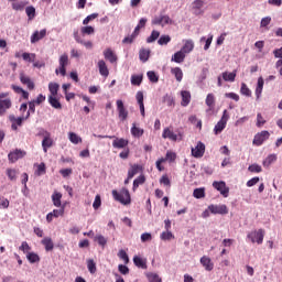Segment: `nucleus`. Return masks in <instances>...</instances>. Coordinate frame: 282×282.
Masks as SVG:
<instances>
[{
  "label": "nucleus",
  "instance_id": "38",
  "mask_svg": "<svg viewBox=\"0 0 282 282\" xmlns=\"http://www.w3.org/2000/svg\"><path fill=\"white\" fill-rule=\"evenodd\" d=\"M59 85L56 83H50L48 84V91H50V96H58V89H59Z\"/></svg>",
  "mask_w": 282,
  "mask_h": 282
},
{
  "label": "nucleus",
  "instance_id": "60",
  "mask_svg": "<svg viewBox=\"0 0 282 282\" xmlns=\"http://www.w3.org/2000/svg\"><path fill=\"white\" fill-rule=\"evenodd\" d=\"M45 173H46L45 163L37 164V170H36L35 174L41 176V175H45Z\"/></svg>",
  "mask_w": 282,
  "mask_h": 282
},
{
  "label": "nucleus",
  "instance_id": "20",
  "mask_svg": "<svg viewBox=\"0 0 282 282\" xmlns=\"http://www.w3.org/2000/svg\"><path fill=\"white\" fill-rule=\"evenodd\" d=\"M200 264L203 265V268H205V270H207V272L213 271V268H215L213 260H210V258L207 256L200 258Z\"/></svg>",
  "mask_w": 282,
  "mask_h": 282
},
{
  "label": "nucleus",
  "instance_id": "61",
  "mask_svg": "<svg viewBox=\"0 0 282 282\" xmlns=\"http://www.w3.org/2000/svg\"><path fill=\"white\" fill-rule=\"evenodd\" d=\"M270 23H272V18L271 17L262 18L261 22H260V28H267V30H268V25Z\"/></svg>",
  "mask_w": 282,
  "mask_h": 282
},
{
  "label": "nucleus",
  "instance_id": "8",
  "mask_svg": "<svg viewBox=\"0 0 282 282\" xmlns=\"http://www.w3.org/2000/svg\"><path fill=\"white\" fill-rule=\"evenodd\" d=\"M69 65V56L67 53H64L59 57V68L55 69V74H61V76H66L67 74V66Z\"/></svg>",
  "mask_w": 282,
  "mask_h": 282
},
{
  "label": "nucleus",
  "instance_id": "3",
  "mask_svg": "<svg viewBox=\"0 0 282 282\" xmlns=\"http://www.w3.org/2000/svg\"><path fill=\"white\" fill-rule=\"evenodd\" d=\"M193 50H195V42L193 40H183V46L177 52V63H184L186 54H191Z\"/></svg>",
  "mask_w": 282,
  "mask_h": 282
},
{
  "label": "nucleus",
  "instance_id": "16",
  "mask_svg": "<svg viewBox=\"0 0 282 282\" xmlns=\"http://www.w3.org/2000/svg\"><path fill=\"white\" fill-rule=\"evenodd\" d=\"M171 23V18L169 15H156L152 20V25H161L164 28V25H169Z\"/></svg>",
  "mask_w": 282,
  "mask_h": 282
},
{
  "label": "nucleus",
  "instance_id": "57",
  "mask_svg": "<svg viewBox=\"0 0 282 282\" xmlns=\"http://www.w3.org/2000/svg\"><path fill=\"white\" fill-rule=\"evenodd\" d=\"M25 6H28V2H13L12 8L17 11H22L25 9Z\"/></svg>",
  "mask_w": 282,
  "mask_h": 282
},
{
  "label": "nucleus",
  "instance_id": "26",
  "mask_svg": "<svg viewBox=\"0 0 282 282\" xmlns=\"http://www.w3.org/2000/svg\"><path fill=\"white\" fill-rule=\"evenodd\" d=\"M98 68H99V74L107 78L109 76V68L107 67V63H105V59H100L98 62Z\"/></svg>",
  "mask_w": 282,
  "mask_h": 282
},
{
  "label": "nucleus",
  "instance_id": "32",
  "mask_svg": "<svg viewBox=\"0 0 282 282\" xmlns=\"http://www.w3.org/2000/svg\"><path fill=\"white\" fill-rule=\"evenodd\" d=\"M130 131L133 138H142V135H144V129L137 127L135 123L132 124V128Z\"/></svg>",
  "mask_w": 282,
  "mask_h": 282
},
{
  "label": "nucleus",
  "instance_id": "27",
  "mask_svg": "<svg viewBox=\"0 0 282 282\" xmlns=\"http://www.w3.org/2000/svg\"><path fill=\"white\" fill-rule=\"evenodd\" d=\"M263 77L258 78L257 87H256V98L259 100L261 98V94H263V85H264Z\"/></svg>",
  "mask_w": 282,
  "mask_h": 282
},
{
  "label": "nucleus",
  "instance_id": "42",
  "mask_svg": "<svg viewBox=\"0 0 282 282\" xmlns=\"http://www.w3.org/2000/svg\"><path fill=\"white\" fill-rule=\"evenodd\" d=\"M26 17L29 18V21H32L34 17H36V9L33 6L25 8Z\"/></svg>",
  "mask_w": 282,
  "mask_h": 282
},
{
  "label": "nucleus",
  "instance_id": "28",
  "mask_svg": "<svg viewBox=\"0 0 282 282\" xmlns=\"http://www.w3.org/2000/svg\"><path fill=\"white\" fill-rule=\"evenodd\" d=\"M263 77L258 78L257 87H256V98L259 100L261 98V94H263V85H264Z\"/></svg>",
  "mask_w": 282,
  "mask_h": 282
},
{
  "label": "nucleus",
  "instance_id": "18",
  "mask_svg": "<svg viewBox=\"0 0 282 282\" xmlns=\"http://www.w3.org/2000/svg\"><path fill=\"white\" fill-rule=\"evenodd\" d=\"M47 36V30L43 29L41 31H35L31 35V43H39V41H42V39H45Z\"/></svg>",
  "mask_w": 282,
  "mask_h": 282
},
{
  "label": "nucleus",
  "instance_id": "62",
  "mask_svg": "<svg viewBox=\"0 0 282 282\" xmlns=\"http://www.w3.org/2000/svg\"><path fill=\"white\" fill-rule=\"evenodd\" d=\"M159 45H167L169 43H171V36L169 35H162L159 41H158Z\"/></svg>",
  "mask_w": 282,
  "mask_h": 282
},
{
  "label": "nucleus",
  "instance_id": "13",
  "mask_svg": "<svg viewBox=\"0 0 282 282\" xmlns=\"http://www.w3.org/2000/svg\"><path fill=\"white\" fill-rule=\"evenodd\" d=\"M213 186L216 188V191L220 192V195H223V197H228L229 193H230V188H228V186H226V182L224 181H215L213 183Z\"/></svg>",
  "mask_w": 282,
  "mask_h": 282
},
{
  "label": "nucleus",
  "instance_id": "12",
  "mask_svg": "<svg viewBox=\"0 0 282 282\" xmlns=\"http://www.w3.org/2000/svg\"><path fill=\"white\" fill-rule=\"evenodd\" d=\"M173 63H177V53L173 54L171 61L163 66V69L164 72H171L177 78V67L173 66Z\"/></svg>",
  "mask_w": 282,
  "mask_h": 282
},
{
  "label": "nucleus",
  "instance_id": "45",
  "mask_svg": "<svg viewBox=\"0 0 282 282\" xmlns=\"http://www.w3.org/2000/svg\"><path fill=\"white\" fill-rule=\"evenodd\" d=\"M68 138L73 144H79V142H83V138L78 137L75 132H69Z\"/></svg>",
  "mask_w": 282,
  "mask_h": 282
},
{
  "label": "nucleus",
  "instance_id": "22",
  "mask_svg": "<svg viewBox=\"0 0 282 282\" xmlns=\"http://www.w3.org/2000/svg\"><path fill=\"white\" fill-rule=\"evenodd\" d=\"M104 56L106 61H109V63H118V56L116 55V53H113L111 48H107L106 51H104Z\"/></svg>",
  "mask_w": 282,
  "mask_h": 282
},
{
  "label": "nucleus",
  "instance_id": "35",
  "mask_svg": "<svg viewBox=\"0 0 282 282\" xmlns=\"http://www.w3.org/2000/svg\"><path fill=\"white\" fill-rule=\"evenodd\" d=\"M275 160H276V154H270L262 162V165L264 166V169H270V165L274 164Z\"/></svg>",
  "mask_w": 282,
  "mask_h": 282
},
{
  "label": "nucleus",
  "instance_id": "49",
  "mask_svg": "<svg viewBox=\"0 0 282 282\" xmlns=\"http://www.w3.org/2000/svg\"><path fill=\"white\" fill-rule=\"evenodd\" d=\"M205 102H206L207 107H209V109H213L215 107V95L208 94Z\"/></svg>",
  "mask_w": 282,
  "mask_h": 282
},
{
  "label": "nucleus",
  "instance_id": "47",
  "mask_svg": "<svg viewBox=\"0 0 282 282\" xmlns=\"http://www.w3.org/2000/svg\"><path fill=\"white\" fill-rule=\"evenodd\" d=\"M22 58H23V61H28V63H34V61H36V54H34V53H23Z\"/></svg>",
  "mask_w": 282,
  "mask_h": 282
},
{
  "label": "nucleus",
  "instance_id": "10",
  "mask_svg": "<svg viewBox=\"0 0 282 282\" xmlns=\"http://www.w3.org/2000/svg\"><path fill=\"white\" fill-rule=\"evenodd\" d=\"M42 148L44 153H47V149H52V147H54V140L52 139V134L47 130H44L42 132Z\"/></svg>",
  "mask_w": 282,
  "mask_h": 282
},
{
  "label": "nucleus",
  "instance_id": "33",
  "mask_svg": "<svg viewBox=\"0 0 282 282\" xmlns=\"http://www.w3.org/2000/svg\"><path fill=\"white\" fill-rule=\"evenodd\" d=\"M61 199H63V194H61L59 192H55L52 195V202L54 204V206H56V208H61Z\"/></svg>",
  "mask_w": 282,
  "mask_h": 282
},
{
  "label": "nucleus",
  "instance_id": "58",
  "mask_svg": "<svg viewBox=\"0 0 282 282\" xmlns=\"http://www.w3.org/2000/svg\"><path fill=\"white\" fill-rule=\"evenodd\" d=\"M95 19H98V13H91L90 15H87L83 20V25H88L90 21H94Z\"/></svg>",
  "mask_w": 282,
  "mask_h": 282
},
{
  "label": "nucleus",
  "instance_id": "23",
  "mask_svg": "<svg viewBox=\"0 0 282 282\" xmlns=\"http://www.w3.org/2000/svg\"><path fill=\"white\" fill-rule=\"evenodd\" d=\"M221 78L225 80V83H235V79L237 78V70L234 72H224L221 73Z\"/></svg>",
  "mask_w": 282,
  "mask_h": 282
},
{
  "label": "nucleus",
  "instance_id": "59",
  "mask_svg": "<svg viewBox=\"0 0 282 282\" xmlns=\"http://www.w3.org/2000/svg\"><path fill=\"white\" fill-rule=\"evenodd\" d=\"M248 171H250V173H261L262 169L261 165L254 163L249 165Z\"/></svg>",
  "mask_w": 282,
  "mask_h": 282
},
{
  "label": "nucleus",
  "instance_id": "4",
  "mask_svg": "<svg viewBox=\"0 0 282 282\" xmlns=\"http://www.w3.org/2000/svg\"><path fill=\"white\" fill-rule=\"evenodd\" d=\"M9 109H12L10 93H0V117L6 116Z\"/></svg>",
  "mask_w": 282,
  "mask_h": 282
},
{
  "label": "nucleus",
  "instance_id": "46",
  "mask_svg": "<svg viewBox=\"0 0 282 282\" xmlns=\"http://www.w3.org/2000/svg\"><path fill=\"white\" fill-rule=\"evenodd\" d=\"M163 104L167 105V107H175V99L171 95H165L163 97Z\"/></svg>",
  "mask_w": 282,
  "mask_h": 282
},
{
  "label": "nucleus",
  "instance_id": "36",
  "mask_svg": "<svg viewBox=\"0 0 282 282\" xmlns=\"http://www.w3.org/2000/svg\"><path fill=\"white\" fill-rule=\"evenodd\" d=\"M149 56H151V51L147 50V48H142L139 52V58L142 63H147V61H149Z\"/></svg>",
  "mask_w": 282,
  "mask_h": 282
},
{
  "label": "nucleus",
  "instance_id": "19",
  "mask_svg": "<svg viewBox=\"0 0 282 282\" xmlns=\"http://www.w3.org/2000/svg\"><path fill=\"white\" fill-rule=\"evenodd\" d=\"M21 158H25V151L22 150H15L14 152H10L8 155V159L14 164L18 160H21Z\"/></svg>",
  "mask_w": 282,
  "mask_h": 282
},
{
  "label": "nucleus",
  "instance_id": "21",
  "mask_svg": "<svg viewBox=\"0 0 282 282\" xmlns=\"http://www.w3.org/2000/svg\"><path fill=\"white\" fill-rule=\"evenodd\" d=\"M20 83H22V85H26L28 89L30 90L34 89V82H32L30 76L23 73L20 74Z\"/></svg>",
  "mask_w": 282,
  "mask_h": 282
},
{
  "label": "nucleus",
  "instance_id": "37",
  "mask_svg": "<svg viewBox=\"0 0 282 282\" xmlns=\"http://www.w3.org/2000/svg\"><path fill=\"white\" fill-rule=\"evenodd\" d=\"M18 175H19V170L7 169V177H9L10 182H17Z\"/></svg>",
  "mask_w": 282,
  "mask_h": 282
},
{
  "label": "nucleus",
  "instance_id": "41",
  "mask_svg": "<svg viewBox=\"0 0 282 282\" xmlns=\"http://www.w3.org/2000/svg\"><path fill=\"white\" fill-rule=\"evenodd\" d=\"M133 263L137 265V268H142V270H147V262L138 256L133 258Z\"/></svg>",
  "mask_w": 282,
  "mask_h": 282
},
{
  "label": "nucleus",
  "instance_id": "31",
  "mask_svg": "<svg viewBox=\"0 0 282 282\" xmlns=\"http://www.w3.org/2000/svg\"><path fill=\"white\" fill-rule=\"evenodd\" d=\"M48 104L53 109H63V105L61 101L56 98V96H48Z\"/></svg>",
  "mask_w": 282,
  "mask_h": 282
},
{
  "label": "nucleus",
  "instance_id": "24",
  "mask_svg": "<svg viewBox=\"0 0 282 282\" xmlns=\"http://www.w3.org/2000/svg\"><path fill=\"white\" fill-rule=\"evenodd\" d=\"M145 182H147V176H144V174L139 175L133 181V185H132L133 193H135V191H138V188H140V186H142V184H144Z\"/></svg>",
  "mask_w": 282,
  "mask_h": 282
},
{
  "label": "nucleus",
  "instance_id": "5",
  "mask_svg": "<svg viewBox=\"0 0 282 282\" xmlns=\"http://www.w3.org/2000/svg\"><path fill=\"white\" fill-rule=\"evenodd\" d=\"M264 237H265V230L264 229L251 230L247 235L248 241H250L251 243H258V246H261V243H263Z\"/></svg>",
  "mask_w": 282,
  "mask_h": 282
},
{
  "label": "nucleus",
  "instance_id": "34",
  "mask_svg": "<svg viewBox=\"0 0 282 282\" xmlns=\"http://www.w3.org/2000/svg\"><path fill=\"white\" fill-rule=\"evenodd\" d=\"M193 197H195V199H204V197H206V188H195L193 192Z\"/></svg>",
  "mask_w": 282,
  "mask_h": 282
},
{
  "label": "nucleus",
  "instance_id": "29",
  "mask_svg": "<svg viewBox=\"0 0 282 282\" xmlns=\"http://www.w3.org/2000/svg\"><path fill=\"white\" fill-rule=\"evenodd\" d=\"M41 243H42V246H44L46 252H52V250H54V241L52 240V238L45 237L41 241Z\"/></svg>",
  "mask_w": 282,
  "mask_h": 282
},
{
  "label": "nucleus",
  "instance_id": "50",
  "mask_svg": "<svg viewBox=\"0 0 282 282\" xmlns=\"http://www.w3.org/2000/svg\"><path fill=\"white\" fill-rule=\"evenodd\" d=\"M160 238L162 241H171V239H175V236H173V232L171 231H163Z\"/></svg>",
  "mask_w": 282,
  "mask_h": 282
},
{
  "label": "nucleus",
  "instance_id": "63",
  "mask_svg": "<svg viewBox=\"0 0 282 282\" xmlns=\"http://www.w3.org/2000/svg\"><path fill=\"white\" fill-rule=\"evenodd\" d=\"M256 124L259 128H261V127H263V124H265V120H264L263 116L261 115V112H259L257 115V123Z\"/></svg>",
  "mask_w": 282,
  "mask_h": 282
},
{
  "label": "nucleus",
  "instance_id": "9",
  "mask_svg": "<svg viewBox=\"0 0 282 282\" xmlns=\"http://www.w3.org/2000/svg\"><path fill=\"white\" fill-rule=\"evenodd\" d=\"M265 140H270V132L268 130H262L253 137L252 144L253 147H261Z\"/></svg>",
  "mask_w": 282,
  "mask_h": 282
},
{
  "label": "nucleus",
  "instance_id": "6",
  "mask_svg": "<svg viewBox=\"0 0 282 282\" xmlns=\"http://www.w3.org/2000/svg\"><path fill=\"white\" fill-rule=\"evenodd\" d=\"M228 120H230V115H228V110H224L221 119L216 123L214 128L215 135H219V133L226 129Z\"/></svg>",
  "mask_w": 282,
  "mask_h": 282
},
{
  "label": "nucleus",
  "instance_id": "15",
  "mask_svg": "<svg viewBox=\"0 0 282 282\" xmlns=\"http://www.w3.org/2000/svg\"><path fill=\"white\" fill-rule=\"evenodd\" d=\"M209 210L212 215H228V206L225 204L209 205Z\"/></svg>",
  "mask_w": 282,
  "mask_h": 282
},
{
  "label": "nucleus",
  "instance_id": "17",
  "mask_svg": "<svg viewBox=\"0 0 282 282\" xmlns=\"http://www.w3.org/2000/svg\"><path fill=\"white\" fill-rule=\"evenodd\" d=\"M144 167L140 164H131L130 169L128 170V180H133L138 173H142Z\"/></svg>",
  "mask_w": 282,
  "mask_h": 282
},
{
  "label": "nucleus",
  "instance_id": "1",
  "mask_svg": "<svg viewBox=\"0 0 282 282\" xmlns=\"http://www.w3.org/2000/svg\"><path fill=\"white\" fill-rule=\"evenodd\" d=\"M113 149H123L122 152L119 153V158L121 160H129V154L131 151L129 150V140L123 138H116L112 141Z\"/></svg>",
  "mask_w": 282,
  "mask_h": 282
},
{
  "label": "nucleus",
  "instance_id": "39",
  "mask_svg": "<svg viewBox=\"0 0 282 282\" xmlns=\"http://www.w3.org/2000/svg\"><path fill=\"white\" fill-rule=\"evenodd\" d=\"M274 57L275 58H280L276 63H275V67L276 69H279V67H281L282 65V47L274 50L273 51Z\"/></svg>",
  "mask_w": 282,
  "mask_h": 282
},
{
  "label": "nucleus",
  "instance_id": "56",
  "mask_svg": "<svg viewBox=\"0 0 282 282\" xmlns=\"http://www.w3.org/2000/svg\"><path fill=\"white\" fill-rule=\"evenodd\" d=\"M149 282H162V278L158 273H148Z\"/></svg>",
  "mask_w": 282,
  "mask_h": 282
},
{
  "label": "nucleus",
  "instance_id": "14",
  "mask_svg": "<svg viewBox=\"0 0 282 282\" xmlns=\"http://www.w3.org/2000/svg\"><path fill=\"white\" fill-rule=\"evenodd\" d=\"M204 153H206V144L204 142L198 141L195 148H192L193 158H204Z\"/></svg>",
  "mask_w": 282,
  "mask_h": 282
},
{
  "label": "nucleus",
  "instance_id": "43",
  "mask_svg": "<svg viewBox=\"0 0 282 282\" xmlns=\"http://www.w3.org/2000/svg\"><path fill=\"white\" fill-rule=\"evenodd\" d=\"M240 94L242 96H247V98H250V96H252V90L248 88V85H246V83H242L240 88Z\"/></svg>",
  "mask_w": 282,
  "mask_h": 282
},
{
  "label": "nucleus",
  "instance_id": "25",
  "mask_svg": "<svg viewBox=\"0 0 282 282\" xmlns=\"http://www.w3.org/2000/svg\"><path fill=\"white\" fill-rule=\"evenodd\" d=\"M181 98H182V101H181L182 107H188V105H191V91L182 90Z\"/></svg>",
  "mask_w": 282,
  "mask_h": 282
},
{
  "label": "nucleus",
  "instance_id": "2",
  "mask_svg": "<svg viewBox=\"0 0 282 282\" xmlns=\"http://www.w3.org/2000/svg\"><path fill=\"white\" fill-rule=\"evenodd\" d=\"M111 193L115 202H119V204H122L123 206H129V204H131V193H129L127 187H122L119 192L118 189H112Z\"/></svg>",
  "mask_w": 282,
  "mask_h": 282
},
{
  "label": "nucleus",
  "instance_id": "44",
  "mask_svg": "<svg viewBox=\"0 0 282 282\" xmlns=\"http://www.w3.org/2000/svg\"><path fill=\"white\" fill-rule=\"evenodd\" d=\"M26 259L28 261H30V263H39V261H41V258L39 257V254L34 252H29L26 254Z\"/></svg>",
  "mask_w": 282,
  "mask_h": 282
},
{
  "label": "nucleus",
  "instance_id": "54",
  "mask_svg": "<svg viewBox=\"0 0 282 282\" xmlns=\"http://www.w3.org/2000/svg\"><path fill=\"white\" fill-rule=\"evenodd\" d=\"M147 76H148L150 83H158V80H160V77H158V75L153 70H149L147 73Z\"/></svg>",
  "mask_w": 282,
  "mask_h": 282
},
{
  "label": "nucleus",
  "instance_id": "51",
  "mask_svg": "<svg viewBox=\"0 0 282 282\" xmlns=\"http://www.w3.org/2000/svg\"><path fill=\"white\" fill-rule=\"evenodd\" d=\"M160 39V32L159 31H152L151 35L147 39V43H155Z\"/></svg>",
  "mask_w": 282,
  "mask_h": 282
},
{
  "label": "nucleus",
  "instance_id": "11",
  "mask_svg": "<svg viewBox=\"0 0 282 282\" xmlns=\"http://www.w3.org/2000/svg\"><path fill=\"white\" fill-rule=\"evenodd\" d=\"M117 111L119 116V120L124 122L127 118H129V110L124 107V102L121 99L117 100Z\"/></svg>",
  "mask_w": 282,
  "mask_h": 282
},
{
  "label": "nucleus",
  "instance_id": "53",
  "mask_svg": "<svg viewBox=\"0 0 282 282\" xmlns=\"http://www.w3.org/2000/svg\"><path fill=\"white\" fill-rule=\"evenodd\" d=\"M95 241H97V243H99V246H101V248H105L107 246V238H105V236H102V235L96 236Z\"/></svg>",
  "mask_w": 282,
  "mask_h": 282
},
{
  "label": "nucleus",
  "instance_id": "40",
  "mask_svg": "<svg viewBox=\"0 0 282 282\" xmlns=\"http://www.w3.org/2000/svg\"><path fill=\"white\" fill-rule=\"evenodd\" d=\"M164 162H175L177 160V154L171 150H169L165 154V158H163Z\"/></svg>",
  "mask_w": 282,
  "mask_h": 282
},
{
  "label": "nucleus",
  "instance_id": "64",
  "mask_svg": "<svg viewBox=\"0 0 282 282\" xmlns=\"http://www.w3.org/2000/svg\"><path fill=\"white\" fill-rule=\"evenodd\" d=\"M95 29L94 26H83L82 28V34H94Z\"/></svg>",
  "mask_w": 282,
  "mask_h": 282
},
{
  "label": "nucleus",
  "instance_id": "52",
  "mask_svg": "<svg viewBox=\"0 0 282 282\" xmlns=\"http://www.w3.org/2000/svg\"><path fill=\"white\" fill-rule=\"evenodd\" d=\"M87 268L90 274H96V262L93 259L87 260Z\"/></svg>",
  "mask_w": 282,
  "mask_h": 282
},
{
  "label": "nucleus",
  "instance_id": "55",
  "mask_svg": "<svg viewBox=\"0 0 282 282\" xmlns=\"http://www.w3.org/2000/svg\"><path fill=\"white\" fill-rule=\"evenodd\" d=\"M205 41V46H204V50L207 51L210 48V45L213 43V35H209L208 39L206 37H200V42H204Z\"/></svg>",
  "mask_w": 282,
  "mask_h": 282
},
{
  "label": "nucleus",
  "instance_id": "30",
  "mask_svg": "<svg viewBox=\"0 0 282 282\" xmlns=\"http://www.w3.org/2000/svg\"><path fill=\"white\" fill-rule=\"evenodd\" d=\"M162 138H164L165 140L167 138L169 140H172L173 142L177 141V134H175V132H173V130H171L170 128H165L163 130Z\"/></svg>",
  "mask_w": 282,
  "mask_h": 282
},
{
  "label": "nucleus",
  "instance_id": "48",
  "mask_svg": "<svg viewBox=\"0 0 282 282\" xmlns=\"http://www.w3.org/2000/svg\"><path fill=\"white\" fill-rule=\"evenodd\" d=\"M131 85L140 87V85H142V75H132L131 76Z\"/></svg>",
  "mask_w": 282,
  "mask_h": 282
},
{
  "label": "nucleus",
  "instance_id": "7",
  "mask_svg": "<svg viewBox=\"0 0 282 282\" xmlns=\"http://www.w3.org/2000/svg\"><path fill=\"white\" fill-rule=\"evenodd\" d=\"M30 118V112H26L25 117H15L14 115L9 116L12 131H19V127H23V121Z\"/></svg>",
  "mask_w": 282,
  "mask_h": 282
}]
</instances>
